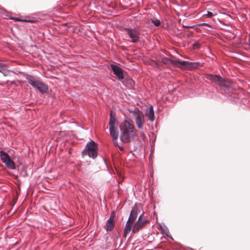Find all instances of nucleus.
<instances>
[{"label": "nucleus", "mask_w": 250, "mask_h": 250, "mask_svg": "<svg viewBox=\"0 0 250 250\" xmlns=\"http://www.w3.org/2000/svg\"><path fill=\"white\" fill-rule=\"evenodd\" d=\"M120 129L121 141L124 143L130 142L135 134L133 125L131 122L125 120L120 125Z\"/></svg>", "instance_id": "1"}, {"label": "nucleus", "mask_w": 250, "mask_h": 250, "mask_svg": "<svg viewBox=\"0 0 250 250\" xmlns=\"http://www.w3.org/2000/svg\"><path fill=\"white\" fill-rule=\"evenodd\" d=\"M28 83L34 88L38 89L41 93H46L48 91L47 85L38 78L28 75L26 76Z\"/></svg>", "instance_id": "2"}, {"label": "nucleus", "mask_w": 250, "mask_h": 250, "mask_svg": "<svg viewBox=\"0 0 250 250\" xmlns=\"http://www.w3.org/2000/svg\"><path fill=\"white\" fill-rule=\"evenodd\" d=\"M138 208L137 207L135 206L131 211L128 219L126 223L123 235L124 237H126L131 230L133 224L138 216Z\"/></svg>", "instance_id": "3"}, {"label": "nucleus", "mask_w": 250, "mask_h": 250, "mask_svg": "<svg viewBox=\"0 0 250 250\" xmlns=\"http://www.w3.org/2000/svg\"><path fill=\"white\" fill-rule=\"evenodd\" d=\"M129 112L135 120L136 124L139 129H143L145 123V120L143 113L138 108L129 109Z\"/></svg>", "instance_id": "4"}, {"label": "nucleus", "mask_w": 250, "mask_h": 250, "mask_svg": "<svg viewBox=\"0 0 250 250\" xmlns=\"http://www.w3.org/2000/svg\"><path fill=\"white\" fill-rule=\"evenodd\" d=\"M83 155H88L89 157L95 158L98 155L97 144L93 141L89 142L82 152Z\"/></svg>", "instance_id": "5"}, {"label": "nucleus", "mask_w": 250, "mask_h": 250, "mask_svg": "<svg viewBox=\"0 0 250 250\" xmlns=\"http://www.w3.org/2000/svg\"><path fill=\"white\" fill-rule=\"evenodd\" d=\"M0 157L2 162L10 169H15V165L13 161L11 160L9 155L3 150L0 151Z\"/></svg>", "instance_id": "6"}, {"label": "nucleus", "mask_w": 250, "mask_h": 250, "mask_svg": "<svg viewBox=\"0 0 250 250\" xmlns=\"http://www.w3.org/2000/svg\"><path fill=\"white\" fill-rule=\"evenodd\" d=\"M144 215V213L139 217L136 223L134 224L133 227L132 228V232L133 233H136L139 231L145 225L148 223V221L146 220H142V217Z\"/></svg>", "instance_id": "7"}, {"label": "nucleus", "mask_w": 250, "mask_h": 250, "mask_svg": "<svg viewBox=\"0 0 250 250\" xmlns=\"http://www.w3.org/2000/svg\"><path fill=\"white\" fill-rule=\"evenodd\" d=\"M125 30L126 32L132 42H136L140 37V32L136 28H126Z\"/></svg>", "instance_id": "8"}, {"label": "nucleus", "mask_w": 250, "mask_h": 250, "mask_svg": "<svg viewBox=\"0 0 250 250\" xmlns=\"http://www.w3.org/2000/svg\"><path fill=\"white\" fill-rule=\"evenodd\" d=\"M202 66V64L199 62H189L188 61H180V65L179 67L191 69L194 68H197L198 67Z\"/></svg>", "instance_id": "9"}, {"label": "nucleus", "mask_w": 250, "mask_h": 250, "mask_svg": "<svg viewBox=\"0 0 250 250\" xmlns=\"http://www.w3.org/2000/svg\"><path fill=\"white\" fill-rule=\"evenodd\" d=\"M111 68L114 74L117 77L119 80L124 78L123 70L121 67L114 64H111Z\"/></svg>", "instance_id": "10"}, {"label": "nucleus", "mask_w": 250, "mask_h": 250, "mask_svg": "<svg viewBox=\"0 0 250 250\" xmlns=\"http://www.w3.org/2000/svg\"><path fill=\"white\" fill-rule=\"evenodd\" d=\"M231 82L229 79H224L222 78L218 85L226 90L231 86Z\"/></svg>", "instance_id": "11"}, {"label": "nucleus", "mask_w": 250, "mask_h": 250, "mask_svg": "<svg viewBox=\"0 0 250 250\" xmlns=\"http://www.w3.org/2000/svg\"><path fill=\"white\" fill-rule=\"evenodd\" d=\"M162 62L166 64H171L179 67L178 64L180 65V61L166 57L162 59Z\"/></svg>", "instance_id": "12"}, {"label": "nucleus", "mask_w": 250, "mask_h": 250, "mask_svg": "<svg viewBox=\"0 0 250 250\" xmlns=\"http://www.w3.org/2000/svg\"><path fill=\"white\" fill-rule=\"evenodd\" d=\"M113 215V214L112 213L110 217L107 220L104 226V229L107 231H111L114 227V221L112 217Z\"/></svg>", "instance_id": "13"}, {"label": "nucleus", "mask_w": 250, "mask_h": 250, "mask_svg": "<svg viewBox=\"0 0 250 250\" xmlns=\"http://www.w3.org/2000/svg\"><path fill=\"white\" fill-rule=\"evenodd\" d=\"M206 78L212 82L215 83L219 84L222 77L217 75L207 74Z\"/></svg>", "instance_id": "14"}, {"label": "nucleus", "mask_w": 250, "mask_h": 250, "mask_svg": "<svg viewBox=\"0 0 250 250\" xmlns=\"http://www.w3.org/2000/svg\"><path fill=\"white\" fill-rule=\"evenodd\" d=\"M146 116L148 117L150 121H153L154 120V114L153 108L151 106L149 108L146 110Z\"/></svg>", "instance_id": "15"}, {"label": "nucleus", "mask_w": 250, "mask_h": 250, "mask_svg": "<svg viewBox=\"0 0 250 250\" xmlns=\"http://www.w3.org/2000/svg\"><path fill=\"white\" fill-rule=\"evenodd\" d=\"M109 131L113 139L117 140L119 134L118 131L115 129V127H109Z\"/></svg>", "instance_id": "16"}, {"label": "nucleus", "mask_w": 250, "mask_h": 250, "mask_svg": "<svg viewBox=\"0 0 250 250\" xmlns=\"http://www.w3.org/2000/svg\"><path fill=\"white\" fill-rule=\"evenodd\" d=\"M115 123H116V117L115 114H113L112 112H111L110 115V119H109V127H115Z\"/></svg>", "instance_id": "17"}, {"label": "nucleus", "mask_w": 250, "mask_h": 250, "mask_svg": "<svg viewBox=\"0 0 250 250\" xmlns=\"http://www.w3.org/2000/svg\"><path fill=\"white\" fill-rule=\"evenodd\" d=\"M152 22L156 26L160 25L161 22L159 20H152Z\"/></svg>", "instance_id": "18"}, {"label": "nucleus", "mask_w": 250, "mask_h": 250, "mask_svg": "<svg viewBox=\"0 0 250 250\" xmlns=\"http://www.w3.org/2000/svg\"><path fill=\"white\" fill-rule=\"evenodd\" d=\"M214 15L211 12L208 11L206 15H204V16L206 18H212Z\"/></svg>", "instance_id": "19"}, {"label": "nucleus", "mask_w": 250, "mask_h": 250, "mask_svg": "<svg viewBox=\"0 0 250 250\" xmlns=\"http://www.w3.org/2000/svg\"><path fill=\"white\" fill-rule=\"evenodd\" d=\"M3 66L2 67V70L1 72H2V73L4 74V75L6 76L7 75L8 71L4 70L3 68Z\"/></svg>", "instance_id": "20"}, {"label": "nucleus", "mask_w": 250, "mask_h": 250, "mask_svg": "<svg viewBox=\"0 0 250 250\" xmlns=\"http://www.w3.org/2000/svg\"><path fill=\"white\" fill-rule=\"evenodd\" d=\"M3 66H4V64L0 62V72L2 71Z\"/></svg>", "instance_id": "21"}, {"label": "nucleus", "mask_w": 250, "mask_h": 250, "mask_svg": "<svg viewBox=\"0 0 250 250\" xmlns=\"http://www.w3.org/2000/svg\"><path fill=\"white\" fill-rule=\"evenodd\" d=\"M113 144L115 146H118L117 140H113Z\"/></svg>", "instance_id": "22"}, {"label": "nucleus", "mask_w": 250, "mask_h": 250, "mask_svg": "<svg viewBox=\"0 0 250 250\" xmlns=\"http://www.w3.org/2000/svg\"><path fill=\"white\" fill-rule=\"evenodd\" d=\"M184 27L186 28H192L194 27V26H184Z\"/></svg>", "instance_id": "23"}, {"label": "nucleus", "mask_w": 250, "mask_h": 250, "mask_svg": "<svg viewBox=\"0 0 250 250\" xmlns=\"http://www.w3.org/2000/svg\"><path fill=\"white\" fill-rule=\"evenodd\" d=\"M119 149H120V150L121 151H123V150H124V147H123V146H119Z\"/></svg>", "instance_id": "24"}, {"label": "nucleus", "mask_w": 250, "mask_h": 250, "mask_svg": "<svg viewBox=\"0 0 250 250\" xmlns=\"http://www.w3.org/2000/svg\"><path fill=\"white\" fill-rule=\"evenodd\" d=\"M194 46L195 47H197V48H199V45L198 44H195L194 45Z\"/></svg>", "instance_id": "25"}, {"label": "nucleus", "mask_w": 250, "mask_h": 250, "mask_svg": "<svg viewBox=\"0 0 250 250\" xmlns=\"http://www.w3.org/2000/svg\"><path fill=\"white\" fill-rule=\"evenodd\" d=\"M15 19L17 21H21V20L19 18H16Z\"/></svg>", "instance_id": "26"}, {"label": "nucleus", "mask_w": 250, "mask_h": 250, "mask_svg": "<svg viewBox=\"0 0 250 250\" xmlns=\"http://www.w3.org/2000/svg\"><path fill=\"white\" fill-rule=\"evenodd\" d=\"M202 25H208V24H207V23H203Z\"/></svg>", "instance_id": "27"}, {"label": "nucleus", "mask_w": 250, "mask_h": 250, "mask_svg": "<svg viewBox=\"0 0 250 250\" xmlns=\"http://www.w3.org/2000/svg\"><path fill=\"white\" fill-rule=\"evenodd\" d=\"M249 44L250 45V39L249 40Z\"/></svg>", "instance_id": "28"}]
</instances>
